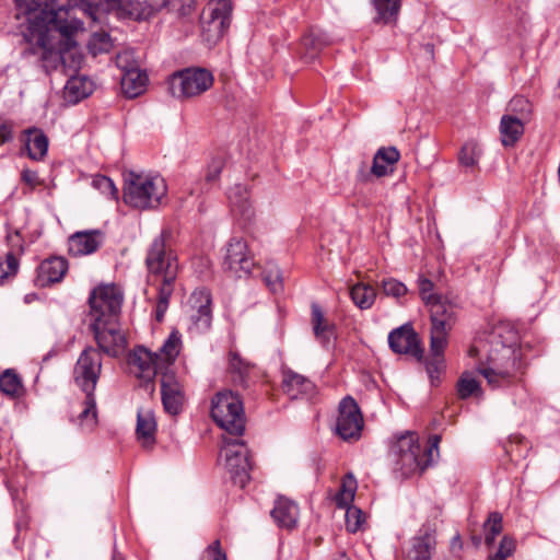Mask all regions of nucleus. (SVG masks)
<instances>
[{"label": "nucleus", "mask_w": 560, "mask_h": 560, "mask_svg": "<svg viewBox=\"0 0 560 560\" xmlns=\"http://www.w3.org/2000/svg\"><path fill=\"white\" fill-rule=\"evenodd\" d=\"M25 149L30 159L34 161L43 160L48 150V138L38 128H28L24 131Z\"/></svg>", "instance_id": "obj_28"}, {"label": "nucleus", "mask_w": 560, "mask_h": 560, "mask_svg": "<svg viewBox=\"0 0 560 560\" xmlns=\"http://www.w3.org/2000/svg\"><path fill=\"white\" fill-rule=\"evenodd\" d=\"M282 387L284 393L293 399L301 395H310L315 388L311 380L290 370L283 372Z\"/></svg>", "instance_id": "obj_26"}, {"label": "nucleus", "mask_w": 560, "mask_h": 560, "mask_svg": "<svg viewBox=\"0 0 560 560\" xmlns=\"http://www.w3.org/2000/svg\"><path fill=\"white\" fill-rule=\"evenodd\" d=\"M231 0H211L200 18L202 40L212 47L226 34L232 21Z\"/></svg>", "instance_id": "obj_6"}, {"label": "nucleus", "mask_w": 560, "mask_h": 560, "mask_svg": "<svg viewBox=\"0 0 560 560\" xmlns=\"http://www.w3.org/2000/svg\"><path fill=\"white\" fill-rule=\"evenodd\" d=\"M477 370L492 388L505 386L510 384L512 380L511 373L501 369L498 365L497 360L491 355L487 357V365L485 363H480Z\"/></svg>", "instance_id": "obj_29"}, {"label": "nucleus", "mask_w": 560, "mask_h": 560, "mask_svg": "<svg viewBox=\"0 0 560 560\" xmlns=\"http://www.w3.org/2000/svg\"><path fill=\"white\" fill-rule=\"evenodd\" d=\"M116 66L121 70V73L131 71V69H140L132 50H124L117 54Z\"/></svg>", "instance_id": "obj_51"}, {"label": "nucleus", "mask_w": 560, "mask_h": 560, "mask_svg": "<svg viewBox=\"0 0 560 560\" xmlns=\"http://www.w3.org/2000/svg\"><path fill=\"white\" fill-rule=\"evenodd\" d=\"M255 265L246 241L241 237H232L226 245L223 260L224 271L230 272L233 277L242 278L248 276Z\"/></svg>", "instance_id": "obj_11"}, {"label": "nucleus", "mask_w": 560, "mask_h": 560, "mask_svg": "<svg viewBox=\"0 0 560 560\" xmlns=\"http://www.w3.org/2000/svg\"><path fill=\"white\" fill-rule=\"evenodd\" d=\"M211 417L229 435L241 436L245 431L243 401L232 390L219 392L212 398Z\"/></svg>", "instance_id": "obj_5"}, {"label": "nucleus", "mask_w": 560, "mask_h": 560, "mask_svg": "<svg viewBox=\"0 0 560 560\" xmlns=\"http://www.w3.org/2000/svg\"><path fill=\"white\" fill-rule=\"evenodd\" d=\"M483 527L486 532L485 541L490 547L495 537L502 532V515L499 512L490 513Z\"/></svg>", "instance_id": "obj_44"}, {"label": "nucleus", "mask_w": 560, "mask_h": 560, "mask_svg": "<svg viewBox=\"0 0 560 560\" xmlns=\"http://www.w3.org/2000/svg\"><path fill=\"white\" fill-rule=\"evenodd\" d=\"M509 114L515 115L517 118L528 121L532 114V104L524 96H514L509 103Z\"/></svg>", "instance_id": "obj_45"}, {"label": "nucleus", "mask_w": 560, "mask_h": 560, "mask_svg": "<svg viewBox=\"0 0 560 560\" xmlns=\"http://www.w3.org/2000/svg\"><path fill=\"white\" fill-rule=\"evenodd\" d=\"M440 435H432L429 444L421 446L413 433H406L397 439L392 447L396 456L395 469L400 471L402 477H410L422 474L433 464L434 454H439Z\"/></svg>", "instance_id": "obj_2"}, {"label": "nucleus", "mask_w": 560, "mask_h": 560, "mask_svg": "<svg viewBox=\"0 0 560 560\" xmlns=\"http://www.w3.org/2000/svg\"><path fill=\"white\" fill-rule=\"evenodd\" d=\"M446 346L447 339L430 338V355L425 361V370L433 385L440 382V376L445 371Z\"/></svg>", "instance_id": "obj_22"}, {"label": "nucleus", "mask_w": 560, "mask_h": 560, "mask_svg": "<svg viewBox=\"0 0 560 560\" xmlns=\"http://www.w3.org/2000/svg\"><path fill=\"white\" fill-rule=\"evenodd\" d=\"M435 525L424 524L417 536L411 539L408 560H431L436 548Z\"/></svg>", "instance_id": "obj_19"}, {"label": "nucleus", "mask_w": 560, "mask_h": 560, "mask_svg": "<svg viewBox=\"0 0 560 560\" xmlns=\"http://www.w3.org/2000/svg\"><path fill=\"white\" fill-rule=\"evenodd\" d=\"M103 238L100 230L75 232L68 238V252L73 257L91 255L102 245Z\"/></svg>", "instance_id": "obj_20"}, {"label": "nucleus", "mask_w": 560, "mask_h": 560, "mask_svg": "<svg viewBox=\"0 0 560 560\" xmlns=\"http://www.w3.org/2000/svg\"><path fill=\"white\" fill-rule=\"evenodd\" d=\"M93 92V83L85 77H70L66 83L63 95L67 102L77 104Z\"/></svg>", "instance_id": "obj_30"}, {"label": "nucleus", "mask_w": 560, "mask_h": 560, "mask_svg": "<svg viewBox=\"0 0 560 560\" xmlns=\"http://www.w3.org/2000/svg\"><path fill=\"white\" fill-rule=\"evenodd\" d=\"M479 156L480 150L477 143L474 141H468L462 147L458 154V161L462 166L474 167L477 165Z\"/></svg>", "instance_id": "obj_43"}, {"label": "nucleus", "mask_w": 560, "mask_h": 560, "mask_svg": "<svg viewBox=\"0 0 560 560\" xmlns=\"http://www.w3.org/2000/svg\"><path fill=\"white\" fill-rule=\"evenodd\" d=\"M418 287L419 294L427 306L442 296L441 294L433 293L434 283L428 278L420 277L418 280Z\"/></svg>", "instance_id": "obj_49"}, {"label": "nucleus", "mask_w": 560, "mask_h": 560, "mask_svg": "<svg viewBox=\"0 0 560 560\" xmlns=\"http://www.w3.org/2000/svg\"><path fill=\"white\" fill-rule=\"evenodd\" d=\"M0 390L10 397L19 398L24 394V387L19 375L12 370L0 374Z\"/></svg>", "instance_id": "obj_40"}, {"label": "nucleus", "mask_w": 560, "mask_h": 560, "mask_svg": "<svg viewBox=\"0 0 560 560\" xmlns=\"http://www.w3.org/2000/svg\"><path fill=\"white\" fill-rule=\"evenodd\" d=\"M271 516L280 527L291 529L296 526L299 508L293 501L279 498L271 510Z\"/></svg>", "instance_id": "obj_24"}, {"label": "nucleus", "mask_w": 560, "mask_h": 560, "mask_svg": "<svg viewBox=\"0 0 560 560\" xmlns=\"http://www.w3.org/2000/svg\"><path fill=\"white\" fill-rule=\"evenodd\" d=\"M13 138L12 126L9 122H3L0 126V142L7 143Z\"/></svg>", "instance_id": "obj_59"}, {"label": "nucleus", "mask_w": 560, "mask_h": 560, "mask_svg": "<svg viewBox=\"0 0 560 560\" xmlns=\"http://www.w3.org/2000/svg\"><path fill=\"white\" fill-rule=\"evenodd\" d=\"M161 395L167 413L176 416L182 411L185 400L183 385L173 372L166 371L162 374Z\"/></svg>", "instance_id": "obj_17"}, {"label": "nucleus", "mask_w": 560, "mask_h": 560, "mask_svg": "<svg viewBox=\"0 0 560 560\" xmlns=\"http://www.w3.org/2000/svg\"><path fill=\"white\" fill-rule=\"evenodd\" d=\"M515 549V542L512 538L504 536L498 549L489 555L490 560H505Z\"/></svg>", "instance_id": "obj_52"}, {"label": "nucleus", "mask_w": 560, "mask_h": 560, "mask_svg": "<svg viewBox=\"0 0 560 560\" xmlns=\"http://www.w3.org/2000/svg\"><path fill=\"white\" fill-rule=\"evenodd\" d=\"M166 195V185L161 177L130 172L125 177L124 202L137 209L155 208Z\"/></svg>", "instance_id": "obj_4"}, {"label": "nucleus", "mask_w": 560, "mask_h": 560, "mask_svg": "<svg viewBox=\"0 0 560 560\" xmlns=\"http://www.w3.org/2000/svg\"><path fill=\"white\" fill-rule=\"evenodd\" d=\"M427 50L432 54L433 52V46L431 44L427 45Z\"/></svg>", "instance_id": "obj_64"}, {"label": "nucleus", "mask_w": 560, "mask_h": 560, "mask_svg": "<svg viewBox=\"0 0 560 560\" xmlns=\"http://www.w3.org/2000/svg\"><path fill=\"white\" fill-rule=\"evenodd\" d=\"M209 551L213 552V560H226L225 553L220 548V542L217 540L210 547Z\"/></svg>", "instance_id": "obj_61"}, {"label": "nucleus", "mask_w": 560, "mask_h": 560, "mask_svg": "<svg viewBox=\"0 0 560 560\" xmlns=\"http://www.w3.org/2000/svg\"><path fill=\"white\" fill-rule=\"evenodd\" d=\"M21 178L26 185L31 187H35L39 184L37 172L28 168H24L22 171Z\"/></svg>", "instance_id": "obj_56"}, {"label": "nucleus", "mask_w": 560, "mask_h": 560, "mask_svg": "<svg viewBox=\"0 0 560 560\" xmlns=\"http://www.w3.org/2000/svg\"><path fill=\"white\" fill-rule=\"evenodd\" d=\"M224 167V160L222 156H217L211 160L208 165L205 180L208 185H213L219 180L220 174Z\"/></svg>", "instance_id": "obj_53"}, {"label": "nucleus", "mask_w": 560, "mask_h": 560, "mask_svg": "<svg viewBox=\"0 0 560 560\" xmlns=\"http://www.w3.org/2000/svg\"><path fill=\"white\" fill-rule=\"evenodd\" d=\"M93 39L101 42L102 47L100 48V50H107L108 49V47H109V36H108V34H106V33L95 34Z\"/></svg>", "instance_id": "obj_62"}, {"label": "nucleus", "mask_w": 560, "mask_h": 560, "mask_svg": "<svg viewBox=\"0 0 560 560\" xmlns=\"http://www.w3.org/2000/svg\"><path fill=\"white\" fill-rule=\"evenodd\" d=\"M129 364L136 369L138 377L147 382L152 381L158 371L163 369L162 359L158 352H152L144 347H138L129 357Z\"/></svg>", "instance_id": "obj_18"}, {"label": "nucleus", "mask_w": 560, "mask_h": 560, "mask_svg": "<svg viewBox=\"0 0 560 560\" xmlns=\"http://www.w3.org/2000/svg\"><path fill=\"white\" fill-rule=\"evenodd\" d=\"M303 44L306 47H312L313 49H319L322 46L327 45L328 42L322 40L319 37L310 34L303 38Z\"/></svg>", "instance_id": "obj_58"}, {"label": "nucleus", "mask_w": 560, "mask_h": 560, "mask_svg": "<svg viewBox=\"0 0 560 560\" xmlns=\"http://www.w3.org/2000/svg\"><path fill=\"white\" fill-rule=\"evenodd\" d=\"M182 346L180 334L174 330L170 334L163 346L156 351L162 359V366L172 364L179 354Z\"/></svg>", "instance_id": "obj_36"}, {"label": "nucleus", "mask_w": 560, "mask_h": 560, "mask_svg": "<svg viewBox=\"0 0 560 560\" xmlns=\"http://www.w3.org/2000/svg\"><path fill=\"white\" fill-rule=\"evenodd\" d=\"M101 372L102 355L100 351L93 347H86L79 355L73 369L75 384L83 392L94 393Z\"/></svg>", "instance_id": "obj_10"}, {"label": "nucleus", "mask_w": 560, "mask_h": 560, "mask_svg": "<svg viewBox=\"0 0 560 560\" xmlns=\"http://www.w3.org/2000/svg\"><path fill=\"white\" fill-rule=\"evenodd\" d=\"M229 369L232 374L233 382L244 388L250 385V371L253 366L244 361L237 353L231 352L229 360Z\"/></svg>", "instance_id": "obj_33"}, {"label": "nucleus", "mask_w": 560, "mask_h": 560, "mask_svg": "<svg viewBox=\"0 0 560 560\" xmlns=\"http://www.w3.org/2000/svg\"><path fill=\"white\" fill-rule=\"evenodd\" d=\"M358 485L352 474H347L341 482L340 489L335 497L339 508H347L353 501Z\"/></svg>", "instance_id": "obj_41"}, {"label": "nucleus", "mask_w": 560, "mask_h": 560, "mask_svg": "<svg viewBox=\"0 0 560 560\" xmlns=\"http://www.w3.org/2000/svg\"><path fill=\"white\" fill-rule=\"evenodd\" d=\"M19 268V261L13 253L9 252L5 255V261L0 262V284L3 283V280L9 276H13L16 273Z\"/></svg>", "instance_id": "obj_54"}, {"label": "nucleus", "mask_w": 560, "mask_h": 560, "mask_svg": "<svg viewBox=\"0 0 560 560\" xmlns=\"http://www.w3.org/2000/svg\"><path fill=\"white\" fill-rule=\"evenodd\" d=\"M92 323L116 322L122 304V294L113 284L94 289L89 298Z\"/></svg>", "instance_id": "obj_9"}, {"label": "nucleus", "mask_w": 560, "mask_h": 560, "mask_svg": "<svg viewBox=\"0 0 560 560\" xmlns=\"http://www.w3.org/2000/svg\"><path fill=\"white\" fill-rule=\"evenodd\" d=\"M166 236L168 233L162 231L152 240L144 259L149 280L159 285H174L179 270L177 255L166 244Z\"/></svg>", "instance_id": "obj_3"}, {"label": "nucleus", "mask_w": 560, "mask_h": 560, "mask_svg": "<svg viewBox=\"0 0 560 560\" xmlns=\"http://www.w3.org/2000/svg\"><path fill=\"white\" fill-rule=\"evenodd\" d=\"M373 176H374V174L371 173V167L369 168V166L365 162H361L360 167L357 173V179L361 183H368L371 180V178Z\"/></svg>", "instance_id": "obj_57"}, {"label": "nucleus", "mask_w": 560, "mask_h": 560, "mask_svg": "<svg viewBox=\"0 0 560 560\" xmlns=\"http://www.w3.org/2000/svg\"><path fill=\"white\" fill-rule=\"evenodd\" d=\"M479 352H480V348L477 347V346H474L469 350V355L470 357H477L479 354Z\"/></svg>", "instance_id": "obj_63"}, {"label": "nucleus", "mask_w": 560, "mask_h": 560, "mask_svg": "<svg viewBox=\"0 0 560 560\" xmlns=\"http://www.w3.org/2000/svg\"><path fill=\"white\" fill-rule=\"evenodd\" d=\"M224 446L221 454L225 458V468L235 485L245 487L249 480L252 463L249 451L243 440L238 436H223Z\"/></svg>", "instance_id": "obj_8"}, {"label": "nucleus", "mask_w": 560, "mask_h": 560, "mask_svg": "<svg viewBox=\"0 0 560 560\" xmlns=\"http://www.w3.org/2000/svg\"><path fill=\"white\" fill-rule=\"evenodd\" d=\"M312 325L316 339L323 345H328L334 335V329L327 324L320 306L312 304Z\"/></svg>", "instance_id": "obj_34"}, {"label": "nucleus", "mask_w": 560, "mask_h": 560, "mask_svg": "<svg viewBox=\"0 0 560 560\" xmlns=\"http://www.w3.org/2000/svg\"><path fill=\"white\" fill-rule=\"evenodd\" d=\"M90 328L102 352L115 358L125 350L127 340L116 322L91 323Z\"/></svg>", "instance_id": "obj_14"}, {"label": "nucleus", "mask_w": 560, "mask_h": 560, "mask_svg": "<svg viewBox=\"0 0 560 560\" xmlns=\"http://www.w3.org/2000/svg\"><path fill=\"white\" fill-rule=\"evenodd\" d=\"M374 9L377 12L375 18L376 23H392L397 20L401 2L400 0H371Z\"/></svg>", "instance_id": "obj_35"}, {"label": "nucleus", "mask_w": 560, "mask_h": 560, "mask_svg": "<svg viewBox=\"0 0 560 560\" xmlns=\"http://www.w3.org/2000/svg\"><path fill=\"white\" fill-rule=\"evenodd\" d=\"M85 399L83 409L78 416L79 424L88 430H92L97 423L96 400L93 392H84Z\"/></svg>", "instance_id": "obj_38"}, {"label": "nucleus", "mask_w": 560, "mask_h": 560, "mask_svg": "<svg viewBox=\"0 0 560 560\" xmlns=\"http://www.w3.org/2000/svg\"><path fill=\"white\" fill-rule=\"evenodd\" d=\"M212 84L213 75L207 69L187 68L171 77L168 90L174 97L185 100L202 94Z\"/></svg>", "instance_id": "obj_7"}, {"label": "nucleus", "mask_w": 560, "mask_h": 560, "mask_svg": "<svg viewBox=\"0 0 560 560\" xmlns=\"http://www.w3.org/2000/svg\"><path fill=\"white\" fill-rule=\"evenodd\" d=\"M428 307L431 318L430 338L447 339L456 320V304L446 296H441Z\"/></svg>", "instance_id": "obj_13"}, {"label": "nucleus", "mask_w": 560, "mask_h": 560, "mask_svg": "<svg viewBox=\"0 0 560 560\" xmlns=\"http://www.w3.org/2000/svg\"><path fill=\"white\" fill-rule=\"evenodd\" d=\"M264 281L272 292H278L282 289L281 273L278 268L264 272Z\"/></svg>", "instance_id": "obj_55"}, {"label": "nucleus", "mask_w": 560, "mask_h": 560, "mask_svg": "<svg viewBox=\"0 0 560 560\" xmlns=\"http://www.w3.org/2000/svg\"><path fill=\"white\" fill-rule=\"evenodd\" d=\"M399 159L400 153L395 147L381 148L374 154L371 173L377 178L392 174Z\"/></svg>", "instance_id": "obj_23"}, {"label": "nucleus", "mask_w": 560, "mask_h": 560, "mask_svg": "<svg viewBox=\"0 0 560 560\" xmlns=\"http://www.w3.org/2000/svg\"><path fill=\"white\" fill-rule=\"evenodd\" d=\"M131 3V0H69L70 7H80V5H103L104 10L107 12H117V14H125L128 12V8Z\"/></svg>", "instance_id": "obj_39"}, {"label": "nucleus", "mask_w": 560, "mask_h": 560, "mask_svg": "<svg viewBox=\"0 0 560 560\" xmlns=\"http://www.w3.org/2000/svg\"><path fill=\"white\" fill-rule=\"evenodd\" d=\"M482 394L480 383L468 372L463 373L457 382V395L460 399Z\"/></svg>", "instance_id": "obj_42"}, {"label": "nucleus", "mask_w": 560, "mask_h": 560, "mask_svg": "<svg viewBox=\"0 0 560 560\" xmlns=\"http://www.w3.org/2000/svg\"><path fill=\"white\" fill-rule=\"evenodd\" d=\"M462 549H463V541L460 539V536L456 535L451 540V552L453 553L454 558H456V556H460L459 553H460Z\"/></svg>", "instance_id": "obj_60"}, {"label": "nucleus", "mask_w": 560, "mask_h": 560, "mask_svg": "<svg viewBox=\"0 0 560 560\" xmlns=\"http://www.w3.org/2000/svg\"><path fill=\"white\" fill-rule=\"evenodd\" d=\"M191 307L190 320L198 332L207 331L211 327V294L207 289L195 290L189 298Z\"/></svg>", "instance_id": "obj_16"}, {"label": "nucleus", "mask_w": 560, "mask_h": 560, "mask_svg": "<svg viewBox=\"0 0 560 560\" xmlns=\"http://www.w3.org/2000/svg\"><path fill=\"white\" fill-rule=\"evenodd\" d=\"M382 291L387 296L399 299L407 294L408 289L402 282L394 278H388L382 281Z\"/></svg>", "instance_id": "obj_48"}, {"label": "nucleus", "mask_w": 560, "mask_h": 560, "mask_svg": "<svg viewBox=\"0 0 560 560\" xmlns=\"http://www.w3.org/2000/svg\"><path fill=\"white\" fill-rule=\"evenodd\" d=\"M92 186L113 200L118 199V189L109 177L97 174L92 179Z\"/></svg>", "instance_id": "obj_46"}, {"label": "nucleus", "mask_w": 560, "mask_h": 560, "mask_svg": "<svg viewBox=\"0 0 560 560\" xmlns=\"http://www.w3.org/2000/svg\"><path fill=\"white\" fill-rule=\"evenodd\" d=\"M350 296L360 310H369L376 299V291L370 284L357 283L350 289Z\"/></svg>", "instance_id": "obj_37"}, {"label": "nucleus", "mask_w": 560, "mask_h": 560, "mask_svg": "<svg viewBox=\"0 0 560 560\" xmlns=\"http://www.w3.org/2000/svg\"><path fill=\"white\" fill-rule=\"evenodd\" d=\"M388 345L393 352L398 354H409L421 361L423 349L420 346L418 334L410 324H405L388 335Z\"/></svg>", "instance_id": "obj_15"}, {"label": "nucleus", "mask_w": 560, "mask_h": 560, "mask_svg": "<svg viewBox=\"0 0 560 560\" xmlns=\"http://www.w3.org/2000/svg\"><path fill=\"white\" fill-rule=\"evenodd\" d=\"M363 429V416L359 405L351 396L341 399L338 406L336 430L345 440H358Z\"/></svg>", "instance_id": "obj_12"}, {"label": "nucleus", "mask_w": 560, "mask_h": 560, "mask_svg": "<svg viewBox=\"0 0 560 560\" xmlns=\"http://www.w3.org/2000/svg\"><path fill=\"white\" fill-rule=\"evenodd\" d=\"M147 81L148 77L144 72L140 69H131V71L121 73V90L128 98H135L144 92Z\"/></svg>", "instance_id": "obj_32"}, {"label": "nucleus", "mask_w": 560, "mask_h": 560, "mask_svg": "<svg viewBox=\"0 0 560 560\" xmlns=\"http://www.w3.org/2000/svg\"><path fill=\"white\" fill-rule=\"evenodd\" d=\"M16 18L26 19L23 36L28 47L23 56H36L46 73L65 67V55L75 46L74 35L83 23L56 0H15Z\"/></svg>", "instance_id": "obj_1"}, {"label": "nucleus", "mask_w": 560, "mask_h": 560, "mask_svg": "<svg viewBox=\"0 0 560 560\" xmlns=\"http://www.w3.org/2000/svg\"><path fill=\"white\" fill-rule=\"evenodd\" d=\"M68 270V261L63 257H50L40 262L37 268L36 284L47 287L60 282Z\"/></svg>", "instance_id": "obj_21"}, {"label": "nucleus", "mask_w": 560, "mask_h": 560, "mask_svg": "<svg viewBox=\"0 0 560 560\" xmlns=\"http://www.w3.org/2000/svg\"><path fill=\"white\" fill-rule=\"evenodd\" d=\"M156 422L153 411L150 409H138L136 433L143 446H150L155 442Z\"/></svg>", "instance_id": "obj_27"}, {"label": "nucleus", "mask_w": 560, "mask_h": 560, "mask_svg": "<svg viewBox=\"0 0 560 560\" xmlns=\"http://www.w3.org/2000/svg\"><path fill=\"white\" fill-rule=\"evenodd\" d=\"M363 522H364L363 512L355 506L348 505L347 512H346L347 529L351 533H355L360 529Z\"/></svg>", "instance_id": "obj_50"}, {"label": "nucleus", "mask_w": 560, "mask_h": 560, "mask_svg": "<svg viewBox=\"0 0 560 560\" xmlns=\"http://www.w3.org/2000/svg\"><path fill=\"white\" fill-rule=\"evenodd\" d=\"M158 303L155 317L158 322H162L164 314L168 307L170 298L173 294L174 285H159Z\"/></svg>", "instance_id": "obj_47"}, {"label": "nucleus", "mask_w": 560, "mask_h": 560, "mask_svg": "<svg viewBox=\"0 0 560 560\" xmlns=\"http://www.w3.org/2000/svg\"><path fill=\"white\" fill-rule=\"evenodd\" d=\"M527 121L515 115H503L500 121L501 141L504 147H514L524 135Z\"/></svg>", "instance_id": "obj_25"}, {"label": "nucleus", "mask_w": 560, "mask_h": 560, "mask_svg": "<svg viewBox=\"0 0 560 560\" xmlns=\"http://www.w3.org/2000/svg\"><path fill=\"white\" fill-rule=\"evenodd\" d=\"M228 197L232 207V211L238 213L247 220L253 217L254 210L249 202L248 189L245 185L236 184L231 187Z\"/></svg>", "instance_id": "obj_31"}]
</instances>
